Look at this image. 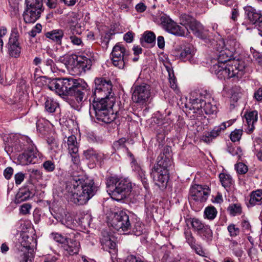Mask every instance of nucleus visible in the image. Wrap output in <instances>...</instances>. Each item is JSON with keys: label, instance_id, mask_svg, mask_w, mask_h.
<instances>
[{"label": "nucleus", "instance_id": "f257e3e1", "mask_svg": "<svg viewBox=\"0 0 262 262\" xmlns=\"http://www.w3.org/2000/svg\"><path fill=\"white\" fill-rule=\"evenodd\" d=\"M98 187L93 180H83L79 177H72L66 182L64 194L73 203L85 204L97 192Z\"/></svg>", "mask_w": 262, "mask_h": 262}, {"label": "nucleus", "instance_id": "f03ea898", "mask_svg": "<svg viewBox=\"0 0 262 262\" xmlns=\"http://www.w3.org/2000/svg\"><path fill=\"white\" fill-rule=\"evenodd\" d=\"M216 55L217 62L214 64L211 69L218 78L229 79L238 74L239 71L238 61L232 59V51L226 48L224 50L219 51V53H216Z\"/></svg>", "mask_w": 262, "mask_h": 262}, {"label": "nucleus", "instance_id": "7ed1b4c3", "mask_svg": "<svg viewBox=\"0 0 262 262\" xmlns=\"http://www.w3.org/2000/svg\"><path fill=\"white\" fill-rule=\"evenodd\" d=\"M107 192L111 198L117 201L126 198L130 193L132 184L126 179L110 177L106 179Z\"/></svg>", "mask_w": 262, "mask_h": 262}, {"label": "nucleus", "instance_id": "20e7f679", "mask_svg": "<svg viewBox=\"0 0 262 262\" xmlns=\"http://www.w3.org/2000/svg\"><path fill=\"white\" fill-rule=\"evenodd\" d=\"M171 159L163 156H158L157 163L152 168L150 171L151 177L155 184L159 188H165L169 179V171L172 166Z\"/></svg>", "mask_w": 262, "mask_h": 262}, {"label": "nucleus", "instance_id": "39448f33", "mask_svg": "<svg viewBox=\"0 0 262 262\" xmlns=\"http://www.w3.org/2000/svg\"><path fill=\"white\" fill-rule=\"evenodd\" d=\"M26 8L23 14L26 23H33L43 11L42 0H26Z\"/></svg>", "mask_w": 262, "mask_h": 262}, {"label": "nucleus", "instance_id": "423d86ee", "mask_svg": "<svg viewBox=\"0 0 262 262\" xmlns=\"http://www.w3.org/2000/svg\"><path fill=\"white\" fill-rule=\"evenodd\" d=\"M108 223L118 231H131L129 217L124 211L111 213L108 218Z\"/></svg>", "mask_w": 262, "mask_h": 262}, {"label": "nucleus", "instance_id": "0eeeda50", "mask_svg": "<svg viewBox=\"0 0 262 262\" xmlns=\"http://www.w3.org/2000/svg\"><path fill=\"white\" fill-rule=\"evenodd\" d=\"M95 89L93 93L95 99H102V98H114L112 93L113 85L112 81L103 77L95 78Z\"/></svg>", "mask_w": 262, "mask_h": 262}, {"label": "nucleus", "instance_id": "6e6552de", "mask_svg": "<svg viewBox=\"0 0 262 262\" xmlns=\"http://www.w3.org/2000/svg\"><path fill=\"white\" fill-rule=\"evenodd\" d=\"M78 82L77 79L71 78L54 79L50 83L49 88L55 90L59 95L68 96Z\"/></svg>", "mask_w": 262, "mask_h": 262}, {"label": "nucleus", "instance_id": "1a4fd4ad", "mask_svg": "<svg viewBox=\"0 0 262 262\" xmlns=\"http://www.w3.org/2000/svg\"><path fill=\"white\" fill-rule=\"evenodd\" d=\"M86 86V84H80L78 82L68 95L70 97L69 103L73 108H77L87 99L88 90Z\"/></svg>", "mask_w": 262, "mask_h": 262}, {"label": "nucleus", "instance_id": "9d476101", "mask_svg": "<svg viewBox=\"0 0 262 262\" xmlns=\"http://www.w3.org/2000/svg\"><path fill=\"white\" fill-rule=\"evenodd\" d=\"M129 53L120 43L116 44L112 52V60L113 64L119 69H123L128 61Z\"/></svg>", "mask_w": 262, "mask_h": 262}, {"label": "nucleus", "instance_id": "9b49d317", "mask_svg": "<svg viewBox=\"0 0 262 262\" xmlns=\"http://www.w3.org/2000/svg\"><path fill=\"white\" fill-rule=\"evenodd\" d=\"M159 17L161 25L168 32L181 36H184L187 34L184 29L178 25L166 14L161 13Z\"/></svg>", "mask_w": 262, "mask_h": 262}, {"label": "nucleus", "instance_id": "f8f14e48", "mask_svg": "<svg viewBox=\"0 0 262 262\" xmlns=\"http://www.w3.org/2000/svg\"><path fill=\"white\" fill-rule=\"evenodd\" d=\"M150 86L148 84L142 83L135 86L132 95L133 100L137 103L144 104L150 97Z\"/></svg>", "mask_w": 262, "mask_h": 262}, {"label": "nucleus", "instance_id": "ddd939ff", "mask_svg": "<svg viewBox=\"0 0 262 262\" xmlns=\"http://www.w3.org/2000/svg\"><path fill=\"white\" fill-rule=\"evenodd\" d=\"M94 97L92 107H91L90 109V113L91 115H92L93 112H96L97 108L100 110L99 111L104 109H113L115 102L114 98H108V99L102 98V99H95V97Z\"/></svg>", "mask_w": 262, "mask_h": 262}, {"label": "nucleus", "instance_id": "4468645a", "mask_svg": "<svg viewBox=\"0 0 262 262\" xmlns=\"http://www.w3.org/2000/svg\"><path fill=\"white\" fill-rule=\"evenodd\" d=\"M66 144L68 152L71 156L72 162L74 164H78L80 161L78 154L79 144L76 136L71 135L68 137Z\"/></svg>", "mask_w": 262, "mask_h": 262}, {"label": "nucleus", "instance_id": "2eb2a0df", "mask_svg": "<svg viewBox=\"0 0 262 262\" xmlns=\"http://www.w3.org/2000/svg\"><path fill=\"white\" fill-rule=\"evenodd\" d=\"M192 106L194 110L197 111L203 109L206 114L211 115L217 112L216 105L210 102H206L201 98L193 99Z\"/></svg>", "mask_w": 262, "mask_h": 262}, {"label": "nucleus", "instance_id": "dca6fc26", "mask_svg": "<svg viewBox=\"0 0 262 262\" xmlns=\"http://www.w3.org/2000/svg\"><path fill=\"white\" fill-rule=\"evenodd\" d=\"M38 156V151L36 148L32 147L24 153L20 154L17 157V161L22 165H26L29 164L35 163Z\"/></svg>", "mask_w": 262, "mask_h": 262}, {"label": "nucleus", "instance_id": "f3484780", "mask_svg": "<svg viewBox=\"0 0 262 262\" xmlns=\"http://www.w3.org/2000/svg\"><path fill=\"white\" fill-rule=\"evenodd\" d=\"M84 157L88 160L92 162V167H94L96 163L101 165L105 158V155L96 150L93 148L89 147L83 151Z\"/></svg>", "mask_w": 262, "mask_h": 262}, {"label": "nucleus", "instance_id": "a211bd4d", "mask_svg": "<svg viewBox=\"0 0 262 262\" xmlns=\"http://www.w3.org/2000/svg\"><path fill=\"white\" fill-rule=\"evenodd\" d=\"M100 110L97 108L96 112H93L94 114L96 119L102 122L105 123H110L116 119L118 112H116L115 114L114 113L113 109H104L99 111Z\"/></svg>", "mask_w": 262, "mask_h": 262}, {"label": "nucleus", "instance_id": "6ab92c4d", "mask_svg": "<svg viewBox=\"0 0 262 262\" xmlns=\"http://www.w3.org/2000/svg\"><path fill=\"white\" fill-rule=\"evenodd\" d=\"M189 193L192 199L200 202L206 201L209 195L207 190L200 185L192 186L190 189Z\"/></svg>", "mask_w": 262, "mask_h": 262}, {"label": "nucleus", "instance_id": "aec40b11", "mask_svg": "<svg viewBox=\"0 0 262 262\" xmlns=\"http://www.w3.org/2000/svg\"><path fill=\"white\" fill-rule=\"evenodd\" d=\"M74 60V68L77 69L79 73L85 72L91 69L92 65V60L85 56H79Z\"/></svg>", "mask_w": 262, "mask_h": 262}, {"label": "nucleus", "instance_id": "412c9836", "mask_svg": "<svg viewBox=\"0 0 262 262\" xmlns=\"http://www.w3.org/2000/svg\"><path fill=\"white\" fill-rule=\"evenodd\" d=\"M245 11L248 19L252 24H255L257 28L260 26L262 24V14L260 11L251 6L247 7Z\"/></svg>", "mask_w": 262, "mask_h": 262}, {"label": "nucleus", "instance_id": "4be33fe9", "mask_svg": "<svg viewBox=\"0 0 262 262\" xmlns=\"http://www.w3.org/2000/svg\"><path fill=\"white\" fill-rule=\"evenodd\" d=\"M177 53L176 56L179 57L183 61H189L192 62L193 60V56L194 54V50L193 47H186L181 50H176Z\"/></svg>", "mask_w": 262, "mask_h": 262}, {"label": "nucleus", "instance_id": "5701e85b", "mask_svg": "<svg viewBox=\"0 0 262 262\" xmlns=\"http://www.w3.org/2000/svg\"><path fill=\"white\" fill-rule=\"evenodd\" d=\"M9 44L10 45V56L15 58L18 57L20 55L21 50L18 42V36L15 35L14 37H11L9 39Z\"/></svg>", "mask_w": 262, "mask_h": 262}, {"label": "nucleus", "instance_id": "b1692460", "mask_svg": "<svg viewBox=\"0 0 262 262\" xmlns=\"http://www.w3.org/2000/svg\"><path fill=\"white\" fill-rule=\"evenodd\" d=\"M227 128L226 122L222 123L220 126H215L210 132H207L203 136V140L205 142H209L212 139L218 136L222 130H225Z\"/></svg>", "mask_w": 262, "mask_h": 262}, {"label": "nucleus", "instance_id": "393cba45", "mask_svg": "<svg viewBox=\"0 0 262 262\" xmlns=\"http://www.w3.org/2000/svg\"><path fill=\"white\" fill-rule=\"evenodd\" d=\"M66 243L67 244L64 246V249L67 251V254L73 255L78 253L80 247V243L78 241L69 237V239Z\"/></svg>", "mask_w": 262, "mask_h": 262}, {"label": "nucleus", "instance_id": "a878e982", "mask_svg": "<svg viewBox=\"0 0 262 262\" xmlns=\"http://www.w3.org/2000/svg\"><path fill=\"white\" fill-rule=\"evenodd\" d=\"M262 204V190L257 189L253 191L250 194V199L247 204L248 207L255 205H260Z\"/></svg>", "mask_w": 262, "mask_h": 262}, {"label": "nucleus", "instance_id": "bb28decb", "mask_svg": "<svg viewBox=\"0 0 262 262\" xmlns=\"http://www.w3.org/2000/svg\"><path fill=\"white\" fill-rule=\"evenodd\" d=\"M47 38L52 40L59 45L62 43V38L63 37V31L61 29H55L51 31L48 32L45 34Z\"/></svg>", "mask_w": 262, "mask_h": 262}, {"label": "nucleus", "instance_id": "cd10ccee", "mask_svg": "<svg viewBox=\"0 0 262 262\" xmlns=\"http://www.w3.org/2000/svg\"><path fill=\"white\" fill-rule=\"evenodd\" d=\"M245 119L247 123V129L248 132H252L254 129V123L257 122L258 119V112L253 111L245 114Z\"/></svg>", "mask_w": 262, "mask_h": 262}, {"label": "nucleus", "instance_id": "c85d7f7f", "mask_svg": "<svg viewBox=\"0 0 262 262\" xmlns=\"http://www.w3.org/2000/svg\"><path fill=\"white\" fill-rule=\"evenodd\" d=\"M189 28L196 36L202 39L206 37L205 31L203 26L196 20L189 27Z\"/></svg>", "mask_w": 262, "mask_h": 262}, {"label": "nucleus", "instance_id": "c756f323", "mask_svg": "<svg viewBox=\"0 0 262 262\" xmlns=\"http://www.w3.org/2000/svg\"><path fill=\"white\" fill-rule=\"evenodd\" d=\"M70 28L73 34H80L81 33V23L80 19L74 16L69 19L68 22Z\"/></svg>", "mask_w": 262, "mask_h": 262}, {"label": "nucleus", "instance_id": "7c9ffc66", "mask_svg": "<svg viewBox=\"0 0 262 262\" xmlns=\"http://www.w3.org/2000/svg\"><path fill=\"white\" fill-rule=\"evenodd\" d=\"M198 234L207 242L210 243L213 239V232L209 225H206Z\"/></svg>", "mask_w": 262, "mask_h": 262}, {"label": "nucleus", "instance_id": "2f4dec72", "mask_svg": "<svg viewBox=\"0 0 262 262\" xmlns=\"http://www.w3.org/2000/svg\"><path fill=\"white\" fill-rule=\"evenodd\" d=\"M134 169L137 173L138 177L141 180L144 187L145 189H147L148 185L147 183V179L146 177L145 171H144L142 168L139 166L137 163H134Z\"/></svg>", "mask_w": 262, "mask_h": 262}, {"label": "nucleus", "instance_id": "473e14b6", "mask_svg": "<svg viewBox=\"0 0 262 262\" xmlns=\"http://www.w3.org/2000/svg\"><path fill=\"white\" fill-rule=\"evenodd\" d=\"M58 106V103L54 101L53 99L49 97L46 98V101L45 102V108L47 112L49 113H53L55 112Z\"/></svg>", "mask_w": 262, "mask_h": 262}, {"label": "nucleus", "instance_id": "72a5a7b5", "mask_svg": "<svg viewBox=\"0 0 262 262\" xmlns=\"http://www.w3.org/2000/svg\"><path fill=\"white\" fill-rule=\"evenodd\" d=\"M180 18V24L182 25L185 26L186 29V33H187L188 31L187 27H189L192 24H193V23L195 20V19L192 16L185 13L181 14Z\"/></svg>", "mask_w": 262, "mask_h": 262}, {"label": "nucleus", "instance_id": "f704fd0d", "mask_svg": "<svg viewBox=\"0 0 262 262\" xmlns=\"http://www.w3.org/2000/svg\"><path fill=\"white\" fill-rule=\"evenodd\" d=\"M219 178L222 186L225 188H229L232 184V179L228 174L221 173L219 174Z\"/></svg>", "mask_w": 262, "mask_h": 262}, {"label": "nucleus", "instance_id": "c9c22d12", "mask_svg": "<svg viewBox=\"0 0 262 262\" xmlns=\"http://www.w3.org/2000/svg\"><path fill=\"white\" fill-rule=\"evenodd\" d=\"M229 248L233 251L236 256L241 257L242 256L243 251L241 247V245L236 241L234 240L231 241Z\"/></svg>", "mask_w": 262, "mask_h": 262}, {"label": "nucleus", "instance_id": "e433bc0d", "mask_svg": "<svg viewBox=\"0 0 262 262\" xmlns=\"http://www.w3.org/2000/svg\"><path fill=\"white\" fill-rule=\"evenodd\" d=\"M189 221L193 230L198 233L206 226L200 220L196 218L190 219Z\"/></svg>", "mask_w": 262, "mask_h": 262}, {"label": "nucleus", "instance_id": "4c0bfd02", "mask_svg": "<svg viewBox=\"0 0 262 262\" xmlns=\"http://www.w3.org/2000/svg\"><path fill=\"white\" fill-rule=\"evenodd\" d=\"M217 211L213 206H209L206 208L204 211V216L209 220H213L216 216Z\"/></svg>", "mask_w": 262, "mask_h": 262}, {"label": "nucleus", "instance_id": "58836bf2", "mask_svg": "<svg viewBox=\"0 0 262 262\" xmlns=\"http://www.w3.org/2000/svg\"><path fill=\"white\" fill-rule=\"evenodd\" d=\"M50 236L54 241L60 244L65 243L69 239V237L67 234L63 235L58 233L53 232L50 234Z\"/></svg>", "mask_w": 262, "mask_h": 262}, {"label": "nucleus", "instance_id": "ea45409f", "mask_svg": "<svg viewBox=\"0 0 262 262\" xmlns=\"http://www.w3.org/2000/svg\"><path fill=\"white\" fill-rule=\"evenodd\" d=\"M143 38L146 43L154 45L156 43V35L153 32L148 31L145 32L143 34Z\"/></svg>", "mask_w": 262, "mask_h": 262}, {"label": "nucleus", "instance_id": "a19ab883", "mask_svg": "<svg viewBox=\"0 0 262 262\" xmlns=\"http://www.w3.org/2000/svg\"><path fill=\"white\" fill-rule=\"evenodd\" d=\"M144 229V225L140 222H137L134 224L132 232L135 235L139 236L143 233Z\"/></svg>", "mask_w": 262, "mask_h": 262}, {"label": "nucleus", "instance_id": "79ce46f5", "mask_svg": "<svg viewBox=\"0 0 262 262\" xmlns=\"http://www.w3.org/2000/svg\"><path fill=\"white\" fill-rule=\"evenodd\" d=\"M228 210L231 215L234 216L236 214H241L242 208L238 204H232L228 207Z\"/></svg>", "mask_w": 262, "mask_h": 262}, {"label": "nucleus", "instance_id": "37998d69", "mask_svg": "<svg viewBox=\"0 0 262 262\" xmlns=\"http://www.w3.org/2000/svg\"><path fill=\"white\" fill-rule=\"evenodd\" d=\"M126 141L127 140L125 138H122L114 142L113 145V148L116 150H119L122 148H125L126 149L127 147L125 146V143Z\"/></svg>", "mask_w": 262, "mask_h": 262}, {"label": "nucleus", "instance_id": "c03bdc74", "mask_svg": "<svg viewBox=\"0 0 262 262\" xmlns=\"http://www.w3.org/2000/svg\"><path fill=\"white\" fill-rule=\"evenodd\" d=\"M226 46L228 47L227 50L232 51V54L235 52L236 47L238 46V42L236 41V40L233 39H229L227 40Z\"/></svg>", "mask_w": 262, "mask_h": 262}, {"label": "nucleus", "instance_id": "a18cd8bd", "mask_svg": "<svg viewBox=\"0 0 262 262\" xmlns=\"http://www.w3.org/2000/svg\"><path fill=\"white\" fill-rule=\"evenodd\" d=\"M186 239L189 245L193 247L195 246V239L193 236L191 231L190 230H187L185 231Z\"/></svg>", "mask_w": 262, "mask_h": 262}, {"label": "nucleus", "instance_id": "49530a36", "mask_svg": "<svg viewBox=\"0 0 262 262\" xmlns=\"http://www.w3.org/2000/svg\"><path fill=\"white\" fill-rule=\"evenodd\" d=\"M32 239L28 237V235H23L20 240V243L21 246L25 248L26 250H29L30 248L31 242Z\"/></svg>", "mask_w": 262, "mask_h": 262}, {"label": "nucleus", "instance_id": "de8ad7c7", "mask_svg": "<svg viewBox=\"0 0 262 262\" xmlns=\"http://www.w3.org/2000/svg\"><path fill=\"white\" fill-rule=\"evenodd\" d=\"M235 168L237 172L241 174H245L248 169L247 166L242 162H239L235 164Z\"/></svg>", "mask_w": 262, "mask_h": 262}, {"label": "nucleus", "instance_id": "09e8293b", "mask_svg": "<svg viewBox=\"0 0 262 262\" xmlns=\"http://www.w3.org/2000/svg\"><path fill=\"white\" fill-rule=\"evenodd\" d=\"M242 129H235L230 134V139L232 142H236L240 140L242 135Z\"/></svg>", "mask_w": 262, "mask_h": 262}, {"label": "nucleus", "instance_id": "8fccbe9b", "mask_svg": "<svg viewBox=\"0 0 262 262\" xmlns=\"http://www.w3.org/2000/svg\"><path fill=\"white\" fill-rule=\"evenodd\" d=\"M42 166L47 172H52L55 168L54 163L51 160L44 162Z\"/></svg>", "mask_w": 262, "mask_h": 262}, {"label": "nucleus", "instance_id": "3c124183", "mask_svg": "<svg viewBox=\"0 0 262 262\" xmlns=\"http://www.w3.org/2000/svg\"><path fill=\"white\" fill-rule=\"evenodd\" d=\"M228 231L230 233V235L232 237H235L239 234L240 230L239 229L235 227L234 224H230L228 227Z\"/></svg>", "mask_w": 262, "mask_h": 262}, {"label": "nucleus", "instance_id": "603ef678", "mask_svg": "<svg viewBox=\"0 0 262 262\" xmlns=\"http://www.w3.org/2000/svg\"><path fill=\"white\" fill-rule=\"evenodd\" d=\"M171 147L168 146H165L164 148L163 149L162 152L160 153V154L159 155V156H163V158L164 157H168L169 159H171Z\"/></svg>", "mask_w": 262, "mask_h": 262}, {"label": "nucleus", "instance_id": "864d4df0", "mask_svg": "<svg viewBox=\"0 0 262 262\" xmlns=\"http://www.w3.org/2000/svg\"><path fill=\"white\" fill-rule=\"evenodd\" d=\"M69 38L71 42L74 45L79 46L82 43L81 39L76 36L73 34V32H72V35H70Z\"/></svg>", "mask_w": 262, "mask_h": 262}, {"label": "nucleus", "instance_id": "5fc2aeb1", "mask_svg": "<svg viewBox=\"0 0 262 262\" xmlns=\"http://www.w3.org/2000/svg\"><path fill=\"white\" fill-rule=\"evenodd\" d=\"M169 72V80L170 87L172 89L175 90L177 88L176 77L174 76L173 73L171 74L169 72Z\"/></svg>", "mask_w": 262, "mask_h": 262}, {"label": "nucleus", "instance_id": "6e6d98bb", "mask_svg": "<svg viewBox=\"0 0 262 262\" xmlns=\"http://www.w3.org/2000/svg\"><path fill=\"white\" fill-rule=\"evenodd\" d=\"M25 174L22 172H18L14 176L15 182L16 185H19L24 181Z\"/></svg>", "mask_w": 262, "mask_h": 262}, {"label": "nucleus", "instance_id": "4d7b16f0", "mask_svg": "<svg viewBox=\"0 0 262 262\" xmlns=\"http://www.w3.org/2000/svg\"><path fill=\"white\" fill-rule=\"evenodd\" d=\"M125 262H144L140 257H137L135 255L130 254L128 255L125 259Z\"/></svg>", "mask_w": 262, "mask_h": 262}, {"label": "nucleus", "instance_id": "13d9d810", "mask_svg": "<svg viewBox=\"0 0 262 262\" xmlns=\"http://www.w3.org/2000/svg\"><path fill=\"white\" fill-rule=\"evenodd\" d=\"M13 173V169L11 167H7L4 171V176L5 178L9 180Z\"/></svg>", "mask_w": 262, "mask_h": 262}, {"label": "nucleus", "instance_id": "bf43d9fd", "mask_svg": "<svg viewBox=\"0 0 262 262\" xmlns=\"http://www.w3.org/2000/svg\"><path fill=\"white\" fill-rule=\"evenodd\" d=\"M31 206L29 204H24L21 206L20 212L23 214H27L29 213Z\"/></svg>", "mask_w": 262, "mask_h": 262}, {"label": "nucleus", "instance_id": "052dcab7", "mask_svg": "<svg viewBox=\"0 0 262 262\" xmlns=\"http://www.w3.org/2000/svg\"><path fill=\"white\" fill-rule=\"evenodd\" d=\"M134 34L132 32H128L124 35V40L128 43L132 42L133 40Z\"/></svg>", "mask_w": 262, "mask_h": 262}, {"label": "nucleus", "instance_id": "680f3d73", "mask_svg": "<svg viewBox=\"0 0 262 262\" xmlns=\"http://www.w3.org/2000/svg\"><path fill=\"white\" fill-rule=\"evenodd\" d=\"M47 6L50 9H54L57 6V0H44Z\"/></svg>", "mask_w": 262, "mask_h": 262}, {"label": "nucleus", "instance_id": "e2e57ef3", "mask_svg": "<svg viewBox=\"0 0 262 262\" xmlns=\"http://www.w3.org/2000/svg\"><path fill=\"white\" fill-rule=\"evenodd\" d=\"M226 48H225V42L223 40H219L217 41L215 49L216 50V53H219V51L221 50H224Z\"/></svg>", "mask_w": 262, "mask_h": 262}, {"label": "nucleus", "instance_id": "0e129e2a", "mask_svg": "<svg viewBox=\"0 0 262 262\" xmlns=\"http://www.w3.org/2000/svg\"><path fill=\"white\" fill-rule=\"evenodd\" d=\"M136 9L138 12H143L146 9V6L143 3H140L136 6Z\"/></svg>", "mask_w": 262, "mask_h": 262}, {"label": "nucleus", "instance_id": "69168bd1", "mask_svg": "<svg viewBox=\"0 0 262 262\" xmlns=\"http://www.w3.org/2000/svg\"><path fill=\"white\" fill-rule=\"evenodd\" d=\"M158 46L160 49H163L165 46L164 38L162 36H159L157 38Z\"/></svg>", "mask_w": 262, "mask_h": 262}, {"label": "nucleus", "instance_id": "338daca9", "mask_svg": "<svg viewBox=\"0 0 262 262\" xmlns=\"http://www.w3.org/2000/svg\"><path fill=\"white\" fill-rule=\"evenodd\" d=\"M254 96L257 101L262 100V88H259L254 93Z\"/></svg>", "mask_w": 262, "mask_h": 262}, {"label": "nucleus", "instance_id": "774afa93", "mask_svg": "<svg viewBox=\"0 0 262 262\" xmlns=\"http://www.w3.org/2000/svg\"><path fill=\"white\" fill-rule=\"evenodd\" d=\"M255 60L260 65H262V55L258 53L254 54Z\"/></svg>", "mask_w": 262, "mask_h": 262}]
</instances>
